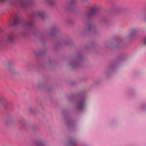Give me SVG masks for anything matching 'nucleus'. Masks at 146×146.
Listing matches in <instances>:
<instances>
[{
	"mask_svg": "<svg viewBox=\"0 0 146 146\" xmlns=\"http://www.w3.org/2000/svg\"><path fill=\"white\" fill-rule=\"evenodd\" d=\"M144 14V13H142V15H143Z\"/></svg>",
	"mask_w": 146,
	"mask_h": 146,
	"instance_id": "f704fd0d",
	"label": "nucleus"
},
{
	"mask_svg": "<svg viewBox=\"0 0 146 146\" xmlns=\"http://www.w3.org/2000/svg\"><path fill=\"white\" fill-rule=\"evenodd\" d=\"M42 20H44L46 16L45 12L43 11H38L33 12L32 14L28 16L27 20L24 21L22 23V25L26 29H32L36 31V27L34 22V19L36 15Z\"/></svg>",
	"mask_w": 146,
	"mask_h": 146,
	"instance_id": "f257e3e1",
	"label": "nucleus"
},
{
	"mask_svg": "<svg viewBox=\"0 0 146 146\" xmlns=\"http://www.w3.org/2000/svg\"><path fill=\"white\" fill-rule=\"evenodd\" d=\"M8 68L9 71H11L10 69L11 68L12 70H13V63L12 62H9L8 63Z\"/></svg>",
	"mask_w": 146,
	"mask_h": 146,
	"instance_id": "2eb2a0df",
	"label": "nucleus"
},
{
	"mask_svg": "<svg viewBox=\"0 0 146 146\" xmlns=\"http://www.w3.org/2000/svg\"><path fill=\"white\" fill-rule=\"evenodd\" d=\"M86 1V0H82V1L83 2H84Z\"/></svg>",
	"mask_w": 146,
	"mask_h": 146,
	"instance_id": "cd10ccee",
	"label": "nucleus"
},
{
	"mask_svg": "<svg viewBox=\"0 0 146 146\" xmlns=\"http://www.w3.org/2000/svg\"><path fill=\"white\" fill-rule=\"evenodd\" d=\"M23 35L24 36H26L28 34L27 33H26V34L25 33V32H23Z\"/></svg>",
	"mask_w": 146,
	"mask_h": 146,
	"instance_id": "4be33fe9",
	"label": "nucleus"
},
{
	"mask_svg": "<svg viewBox=\"0 0 146 146\" xmlns=\"http://www.w3.org/2000/svg\"><path fill=\"white\" fill-rule=\"evenodd\" d=\"M66 123L68 126L71 127H74L75 125V122L70 118H68Z\"/></svg>",
	"mask_w": 146,
	"mask_h": 146,
	"instance_id": "423d86ee",
	"label": "nucleus"
},
{
	"mask_svg": "<svg viewBox=\"0 0 146 146\" xmlns=\"http://www.w3.org/2000/svg\"><path fill=\"white\" fill-rule=\"evenodd\" d=\"M6 0H0V2L5 1Z\"/></svg>",
	"mask_w": 146,
	"mask_h": 146,
	"instance_id": "5701e85b",
	"label": "nucleus"
},
{
	"mask_svg": "<svg viewBox=\"0 0 146 146\" xmlns=\"http://www.w3.org/2000/svg\"><path fill=\"white\" fill-rule=\"evenodd\" d=\"M3 107H4V108H5L6 107V106L5 105L3 106Z\"/></svg>",
	"mask_w": 146,
	"mask_h": 146,
	"instance_id": "c85d7f7f",
	"label": "nucleus"
},
{
	"mask_svg": "<svg viewBox=\"0 0 146 146\" xmlns=\"http://www.w3.org/2000/svg\"><path fill=\"white\" fill-rule=\"evenodd\" d=\"M82 58V56H79L78 57V59H80V58Z\"/></svg>",
	"mask_w": 146,
	"mask_h": 146,
	"instance_id": "393cba45",
	"label": "nucleus"
},
{
	"mask_svg": "<svg viewBox=\"0 0 146 146\" xmlns=\"http://www.w3.org/2000/svg\"><path fill=\"white\" fill-rule=\"evenodd\" d=\"M75 0H69L68 1V3L69 5V7L67 9L65 8L66 10H71L76 5V4L74 2Z\"/></svg>",
	"mask_w": 146,
	"mask_h": 146,
	"instance_id": "6e6552de",
	"label": "nucleus"
},
{
	"mask_svg": "<svg viewBox=\"0 0 146 146\" xmlns=\"http://www.w3.org/2000/svg\"><path fill=\"white\" fill-rule=\"evenodd\" d=\"M6 101V99L5 97L0 98V102L2 103Z\"/></svg>",
	"mask_w": 146,
	"mask_h": 146,
	"instance_id": "f3484780",
	"label": "nucleus"
},
{
	"mask_svg": "<svg viewBox=\"0 0 146 146\" xmlns=\"http://www.w3.org/2000/svg\"><path fill=\"white\" fill-rule=\"evenodd\" d=\"M142 41L144 44H146V37L144 38L143 39Z\"/></svg>",
	"mask_w": 146,
	"mask_h": 146,
	"instance_id": "6ab92c4d",
	"label": "nucleus"
},
{
	"mask_svg": "<svg viewBox=\"0 0 146 146\" xmlns=\"http://www.w3.org/2000/svg\"><path fill=\"white\" fill-rule=\"evenodd\" d=\"M87 101L85 95L82 94L80 96L77 103V109L79 110H82L86 105Z\"/></svg>",
	"mask_w": 146,
	"mask_h": 146,
	"instance_id": "7ed1b4c3",
	"label": "nucleus"
},
{
	"mask_svg": "<svg viewBox=\"0 0 146 146\" xmlns=\"http://www.w3.org/2000/svg\"><path fill=\"white\" fill-rule=\"evenodd\" d=\"M9 4L11 5L19 6L23 8H26L34 4V1L31 0L27 3L25 0H10Z\"/></svg>",
	"mask_w": 146,
	"mask_h": 146,
	"instance_id": "f03ea898",
	"label": "nucleus"
},
{
	"mask_svg": "<svg viewBox=\"0 0 146 146\" xmlns=\"http://www.w3.org/2000/svg\"><path fill=\"white\" fill-rule=\"evenodd\" d=\"M34 35H36V33H34Z\"/></svg>",
	"mask_w": 146,
	"mask_h": 146,
	"instance_id": "2f4dec72",
	"label": "nucleus"
},
{
	"mask_svg": "<svg viewBox=\"0 0 146 146\" xmlns=\"http://www.w3.org/2000/svg\"><path fill=\"white\" fill-rule=\"evenodd\" d=\"M36 145V146H44V144L42 140H39L37 141Z\"/></svg>",
	"mask_w": 146,
	"mask_h": 146,
	"instance_id": "f8f14e48",
	"label": "nucleus"
},
{
	"mask_svg": "<svg viewBox=\"0 0 146 146\" xmlns=\"http://www.w3.org/2000/svg\"><path fill=\"white\" fill-rule=\"evenodd\" d=\"M65 44H66L68 45H69V44L68 43V42H67V41H66L65 42Z\"/></svg>",
	"mask_w": 146,
	"mask_h": 146,
	"instance_id": "b1692460",
	"label": "nucleus"
},
{
	"mask_svg": "<svg viewBox=\"0 0 146 146\" xmlns=\"http://www.w3.org/2000/svg\"><path fill=\"white\" fill-rule=\"evenodd\" d=\"M40 53V54H42L43 53V52H41Z\"/></svg>",
	"mask_w": 146,
	"mask_h": 146,
	"instance_id": "473e14b6",
	"label": "nucleus"
},
{
	"mask_svg": "<svg viewBox=\"0 0 146 146\" xmlns=\"http://www.w3.org/2000/svg\"><path fill=\"white\" fill-rule=\"evenodd\" d=\"M49 5L52 7H54L55 5V2L54 0H46Z\"/></svg>",
	"mask_w": 146,
	"mask_h": 146,
	"instance_id": "9b49d317",
	"label": "nucleus"
},
{
	"mask_svg": "<svg viewBox=\"0 0 146 146\" xmlns=\"http://www.w3.org/2000/svg\"><path fill=\"white\" fill-rule=\"evenodd\" d=\"M95 29L94 25L92 23H90L88 24V29L89 31H92Z\"/></svg>",
	"mask_w": 146,
	"mask_h": 146,
	"instance_id": "9d476101",
	"label": "nucleus"
},
{
	"mask_svg": "<svg viewBox=\"0 0 146 146\" xmlns=\"http://www.w3.org/2000/svg\"><path fill=\"white\" fill-rule=\"evenodd\" d=\"M56 32V29L55 27H54L51 29V33L50 35L53 36L55 35Z\"/></svg>",
	"mask_w": 146,
	"mask_h": 146,
	"instance_id": "4468645a",
	"label": "nucleus"
},
{
	"mask_svg": "<svg viewBox=\"0 0 146 146\" xmlns=\"http://www.w3.org/2000/svg\"><path fill=\"white\" fill-rule=\"evenodd\" d=\"M74 60V61H73V63H74V61H77L74 60Z\"/></svg>",
	"mask_w": 146,
	"mask_h": 146,
	"instance_id": "c756f323",
	"label": "nucleus"
},
{
	"mask_svg": "<svg viewBox=\"0 0 146 146\" xmlns=\"http://www.w3.org/2000/svg\"><path fill=\"white\" fill-rule=\"evenodd\" d=\"M78 61H74L71 64V65L74 67H76L78 66Z\"/></svg>",
	"mask_w": 146,
	"mask_h": 146,
	"instance_id": "dca6fc26",
	"label": "nucleus"
},
{
	"mask_svg": "<svg viewBox=\"0 0 146 146\" xmlns=\"http://www.w3.org/2000/svg\"><path fill=\"white\" fill-rule=\"evenodd\" d=\"M15 37V35L14 33H12L9 35L7 36V40L10 43H12Z\"/></svg>",
	"mask_w": 146,
	"mask_h": 146,
	"instance_id": "0eeeda50",
	"label": "nucleus"
},
{
	"mask_svg": "<svg viewBox=\"0 0 146 146\" xmlns=\"http://www.w3.org/2000/svg\"><path fill=\"white\" fill-rule=\"evenodd\" d=\"M141 108L142 110H144L146 108V105H143L141 106Z\"/></svg>",
	"mask_w": 146,
	"mask_h": 146,
	"instance_id": "a211bd4d",
	"label": "nucleus"
},
{
	"mask_svg": "<svg viewBox=\"0 0 146 146\" xmlns=\"http://www.w3.org/2000/svg\"><path fill=\"white\" fill-rule=\"evenodd\" d=\"M74 98V96L73 95H72V96H70L69 98V100H71V98H72V99H73Z\"/></svg>",
	"mask_w": 146,
	"mask_h": 146,
	"instance_id": "aec40b11",
	"label": "nucleus"
},
{
	"mask_svg": "<svg viewBox=\"0 0 146 146\" xmlns=\"http://www.w3.org/2000/svg\"><path fill=\"white\" fill-rule=\"evenodd\" d=\"M2 31V29L0 27V32H1Z\"/></svg>",
	"mask_w": 146,
	"mask_h": 146,
	"instance_id": "bb28decb",
	"label": "nucleus"
},
{
	"mask_svg": "<svg viewBox=\"0 0 146 146\" xmlns=\"http://www.w3.org/2000/svg\"><path fill=\"white\" fill-rule=\"evenodd\" d=\"M76 142L73 138L69 140V142L66 146H76Z\"/></svg>",
	"mask_w": 146,
	"mask_h": 146,
	"instance_id": "1a4fd4ad",
	"label": "nucleus"
},
{
	"mask_svg": "<svg viewBox=\"0 0 146 146\" xmlns=\"http://www.w3.org/2000/svg\"><path fill=\"white\" fill-rule=\"evenodd\" d=\"M137 31L135 29H132L131 31V32L130 33V36H133L135 35L137 33Z\"/></svg>",
	"mask_w": 146,
	"mask_h": 146,
	"instance_id": "ddd939ff",
	"label": "nucleus"
},
{
	"mask_svg": "<svg viewBox=\"0 0 146 146\" xmlns=\"http://www.w3.org/2000/svg\"><path fill=\"white\" fill-rule=\"evenodd\" d=\"M15 19L12 24L13 26H16L21 24V21L22 19L21 15L15 14Z\"/></svg>",
	"mask_w": 146,
	"mask_h": 146,
	"instance_id": "39448f33",
	"label": "nucleus"
},
{
	"mask_svg": "<svg viewBox=\"0 0 146 146\" xmlns=\"http://www.w3.org/2000/svg\"><path fill=\"white\" fill-rule=\"evenodd\" d=\"M145 20L146 21V17H145Z\"/></svg>",
	"mask_w": 146,
	"mask_h": 146,
	"instance_id": "72a5a7b5",
	"label": "nucleus"
},
{
	"mask_svg": "<svg viewBox=\"0 0 146 146\" xmlns=\"http://www.w3.org/2000/svg\"><path fill=\"white\" fill-rule=\"evenodd\" d=\"M99 9L98 8H91L90 10L85 13V15L89 18L96 15Z\"/></svg>",
	"mask_w": 146,
	"mask_h": 146,
	"instance_id": "20e7f679",
	"label": "nucleus"
},
{
	"mask_svg": "<svg viewBox=\"0 0 146 146\" xmlns=\"http://www.w3.org/2000/svg\"><path fill=\"white\" fill-rule=\"evenodd\" d=\"M119 9L118 8H116L115 9V10H114V11H115V12L117 11H118Z\"/></svg>",
	"mask_w": 146,
	"mask_h": 146,
	"instance_id": "412c9836",
	"label": "nucleus"
},
{
	"mask_svg": "<svg viewBox=\"0 0 146 146\" xmlns=\"http://www.w3.org/2000/svg\"><path fill=\"white\" fill-rule=\"evenodd\" d=\"M8 104V103L7 102H5V104Z\"/></svg>",
	"mask_w": 146,
	"mask_h": 146,
	"instance_id": "7c9ffc66",
	"label": "nucleus"
},
{
	"mask_svg": "<svg viewBox=\"0 0 146 146\" xmlns=\"http://www.w3.org/2000/svg\"><path fill=\"white\" fill-rule=\"evenodd\" d=\"M122 60V59L121 58H119L118 59V60Z\"/></svg>",
	"mask_w": 146,
	"mask_h": 146,
	"instance_id": "a878e982",
	"label": "nucleus"
}]
</instances>
